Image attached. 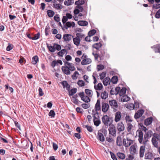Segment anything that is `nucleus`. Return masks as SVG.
Returning <instances> with one entry per match:
<instances>
[{
    "mask_svg": "<svg viewBox=\"0 0 160 160\" xmlns=\"http://www.w3.org/2000/svg\"><path fill=\"white\" fill-rule=\"evenodd\" d=\"M65 65H67V67L69 68V69L71 71H73L75 70V68L73 64L68 62H65Z\"/></svg>",
    "mask_w": 160,
    "mask_h": 160,
    "instance_id": "nucleus-12",
    "label": "nucleus"
},
{
    "mask_svg": "<svg viewBox=\"0 0 160 160\" xmlns=\"http://www.w3.org/2000/svg\"><path fill=\"white\" fill-rule=\"evenodd\" d=\"M133 141L131 139L127 137L126 139L124 138L123 139V144L125 147H128L132 144Z\"/></svg>",
    "mask_w": 160,
    "mask_h": 160,
    "instance_id": "nucleus-4",
    "label": "nucleus"
},
{
    "mask_svg": "<svg viewBox=\"0 0 160 160\" xmlns=\"http://www.w3.org/2000/svg\"><path fill=\"white\" fill-rule=\"evenodd\" d=\"M126 88H123L122 89H120L119 94L120 96L123 95L126 92Z\"/></svg>",
    "mask_w": 160,
    "mask_h": 160,
    "instance_id": "nucleus-34",
    "label": "nucleus"
},
{
    "mask_svg": "<svg viewBox=\"0 0 160 160\" xmlns=\"http://www.w3.org/2000/svg\"><path fill=\"white\" fill-rule=\"evenodd\" d=\"M64 88H66L67 90H68L70 89V86L66 81H63L61 83Z\"/></svg>",
    "mask_w": 160,
    "mask_h": 160,
    "instance_id": "nucleus-20",
    "label": "nucleus"
},
{
    "mask_svg": "<svg viewBox=\"0 0 160 160\" xmlns=\"http://www.w3.org/2000/svg\"><path fill=\"white\" fill-rule=\"evenodd\" d=\"M97 71H98L103 69L104 68V66L102 64H99L97 66Z\"/></svg>",
    "mask_w": 160,
    "mask_h": 160,
    "instance_id": "nucleus-52",
    "label": "nucleus"
},
{
    "mask_svg": "<svg viewBox=\"0 0 160 160\" xmlns=\"http://www.w3.org/2000/svg\"><path fill=\"white\" fill-rule=\"evenodd\" d=\"M106 72H103L100 74V78L101 80H102L105 77Z\"/></svg>",
    "mask_w": 160,
    "mask_h": 160,
    "instance_id": "nucleus-54",
    "label": "nucleus"
},
{
    "mask_svg": "<svg viewBox=\"0 0 160 160\" xmlns=\"http://www.w3.org/2000/svg\"><path fill=\"white\" fill-rule=\"evenodd\" d=\"M117 155L118 158L121 159H124L125 158V154L122 152H118L117 154Z\"/></svg>",
    "mask_w": 160,
    "mask_h": 160,
    "instance_id": "nucleus-33",
    "label": "nucleus"
},
{
    "mask_svg": "<svg viewBox=\"0 0 160 160\" xmlns=\"http://www.w3.org/2000/svg\"><path fill=\"white\" fill-rule=\"evenodd\" d=\"M116 143L117 145L119 146H121L122 145V141L120 137L118 136L117 137Z\"/></svg>",
    "mask_w": 160,
    "mask_h": 160,
    "instance_id": "nucleus-26",
    "label": "nucleus"
},
{
    "mask_svg": "<svg viewBox=\"0 0 160 160\" xmlns=\"http://www.w3.org/2000/svg\"><path fill=\"white\" fill-rule=\"evenodd\" d=\"M73 38V37L70 34H65L63 35L62 39H64L63 42H68L71 40Z\"/></svg>",
    "mask_w": 160,
    "mask_h": 160,
    "instance_id": "nucleus-5",
    "label": "nucleus"
},
{
    "mask_svg": "<svg viewBox=\"0 0 160 160\" xmlns=\"http://www.w3.org/2000/svg\"><path fill=\"white\" fill-rule=\"evenodd\" d=\"M137 150L134 145H132L130 148V153L132 155L134 154L136 152Z\"/></svg>",
    "mask_w": 160,
    "mask_h": 160,
    "instance_id": "nucleus-22",
    "label": "nucleus"
},
{
    "mask_svg": "<svg viewBox=\"0 0 160 160\" xmlns=\"http://www.w3.org/2000/svg\"><path fill=\"white\" fill-rule=\"evenodd\" d=\"M38 60V57L37 56H35L32 58V63L33 64H35L37 63Z\"/></svg>",
    "mask_w": 160,
    "mask_h": 160,
    "instance_id": "nucleus-42",
    "label": "nucleus"
},
{
    "mask_svg": "<svg viewBox=\"0 0 160 160\" xmlns=\"http://www.w3.org/2000/svg\"><path fill=\"white\" fill-rule=\"evenodd\" d=\"M92 62V60L89 58H87L82 61L81 64L82 65H87L90 63Z\"/></svg>",
    "mask_w": 160,
    "mask_h": 160,
    "instance_id": "nucleus-16",
    "label": "nucleus"
},
{
    "mask_svg": "<svg viewBox=\"0 0 160 160\" xmlns=\"http://www.w3.org/2000/svg\"><path fill=\"white\" fill-rule=\"evenodd\" d=\"M154 47L155 52H160V44L157 45Z\"/></svg>",
    "mask_w": 160,
    "mask_h": 160,
    "instance_id": "nucleus-44",
    "label": "nucleus"
},
{
    "mask_svg": "<svg viewBox=\"0 0 160 160\" xmlns=\"http://www.w3.org/2000/svg\"><path fill=\"white\" fill-rule=\"evenodd\" d=\"M152 118L151 117L146 119L144 121L145 124L147 126L150 125L152 122Z\"/></svg>",
    "mask_w": 160,
    "mask_h": 160,
    "instance_id": "nucleus-21",
    "label": "nucleus"
},
{
    "mask_svg": "<svg viewBox=\"0 0 160 160\" xmlns=\"http://www.w3.org/2000/svg\"><path fill=\"white\" fill-rule=\"evenodd\" d=\"M68 20V18L66 16H63L62 19V22L63 24H65Z\"/></svg>",
    "mask_w": 160,
    "mask_h": 160,
    "instance_id": "nucleus-59",
    "label": "nucleus"
},
{
    "mask_svg": "<svg viewBox=\"0 0 160 160\" xmlns=\"http://www.w3.org/2000/svg\"><path fill=\"white\" fill-rule=\"evenodd\" d=\"M109 134H111L113 136L116 135V131L115 127L113 126H111L109 127L108 129Z\"/></svg>",
    "mask_w": 160,
    "mask_h": 160,
    "instance_id": "nucleus-9",
    "label": "nucleus"
},
{
    "mask_svg": "<svg viewBox=\"0 0 160 160\" xmlns=\"http://www.w3.org/2000/svg\"><path fill=\"white\" fill-rule=\"evenodd\" d=\"M82 100L85 102H88L90 101V99L88 96H85Z\"/></svg>",
    "mask_w": 160,
    "mask_h": 160,
    "instance_id": "nucleus-48",
    "label": "nucleus"
},
{
    "mask_svg": "<svg viewBox=\"0 0 160 160\" xmlns=\"http://www.w3.org/2000/svg\"><path fill=\"white\" fill-rule=\"evenodd\" d=\"M102 121L104 125L110 126L112 123L113 120L112 117H110L107 115H104L102 118Z\"/></svg>",
    "mask_w": 160,
    "mask_h": 160,
    "instance_id": "nucleus-1",
    "label": "nucleus"
},
{
    "mask_svg": "<svg viewBox=\"0 0 160 160\" xmlns=\"http://www.w3.org/2000/svg\"><path fill=\"white\" fill-rule=\"evenodd\" d=\"M154 155L152 153L148 152L145 155V159H151L153 158Z\"/></svg>",
    "mask_w": 160,
    "mask_h": 160,
    "instance_id": "nucleus-14",
    "label": "nucleus"
},
{
    "mask_svg": "<svg viewBox=\"0 0 160 160\" xmlns=\"http://www.w3.org/2000/svg\"><path fill=\"white\" fill-rule=\"evenodd\" d=\"M96 32V31L95 29H92L88 33V35L89 36H92L94 35Z\"/></svg>",
    "mask_w": 160,
    "mask_h": 160,
    "instance_id": "nucleus-49",
    "label": "nucleus"
},
{
    "mask_svg": "<svg viewBox=\"0 0 160 160\" xmlns=\"http://www.w3.org/2000/svg\"><path fill=\"white\" fill-rule=\"evenodd\" d=\"M40 35V34L39 32L37 33V34L34 35L33 37H32V40H36L38 39L39 38Z\"/></svg>",
    "mask_w": 160,
    "mask_h": 160,
    "instance_id": "nucleus-53",
    "label": "nucleus"
},
{
    "mask_svg": "<svg viewBox=\"0 0 160 160\" xmlns=\"http://www.w3.org/2000/svg\"><path fill=\"white\" fill-rule=\"evenodd\" d=\"M54 8L57 9H61V5L59 4L54 3L53 4Z\"/></svg>",
    "mask_w": 160,
    "mask_h": 160,
    "instance_id": "nucleus-50",
    "label": "nucleus"
},
{
    "mask_svg": "<svg viewBox=\"0 0 160 160\" xmlns=\"http://www.w3.org/2000/svg\"><path fill=\"white\" fill-rule=\"evenodd\" d=\"M109 106L108 103H102V110L103 112H107L109 109Z\"/></svg>",
    "mask_w": 160,
    "mask_h": 160,
    "instance_id": "nucleus-8",
    "label": "nucleus"
},
{
    "mask_svg": "<svg viewBox=\"0 0 160 160\" xmlns=\"http://www.w3.org/2000/svg\"><path fill=\"white\" fill-rule=\"evenodd\" d=\"M109 105L112 107V108H118V105L116 100L114 99L110 100L109 101Z\"/></svg>",
    "mask_w": 160,
    "mask_h": 160,
    "instance_id": "nucleus-10",
    "label": "nucleus"
},
{
    "mask_svg": "<svg viewBox=\"0 0 160 160\" xmlns=\"http://www.w3.org/2000/svg\"><path fill=\"white\" fill-rule=\"evenodd\" d=\"M71 99L72 101L74 104H77L78 103V100L77 99L72 97Z\"/></svg>",
    "mask_w": 160,
    "mask_h": 160,
    "instance_id": "nucleus-58",
    "label": "nucleus"
},
{
    "mask_svg": "<svg viewBox=\"0 0 160 160\" xmlns=\"http://www.w3.org/2000/svg\"><path fill=\"white\" fill-rule=\"evenodd\" d=\"M108 93L105 91L101 94V97L102 99H105L108 97Z\"/></svg>",
    "mask_w": 160,
    "mask_h": 160,
    "instance_id": "nucleus-35",
    "label": "nucleus"
},
{
    "mask_svg": "<svg viewBox=\"0 0 160 160\" xmlns=\"http://www.w3.org/2000/svg\"><path fill=\"white\" fill-rule=\"evenodd\" d=\"M143 112L144 111L142 109L138 110L135 114V118L136 119L139 118L142 115Z\"/></svg>",
    "mask_w": 160,
    "mask_h": 160,
    "instance_id": "nucleus-11",
    "label": "nucleus"
},
{
    "mask_svg": "<svg viewBox=\"0 0 160 160\" xmlns=\"http://www.w3.org/2000/svg\"><path fill=\"white\" fill-rule=\"evenodd\" d=\"M79 73L77 71H75L72 75V78L73 79H76L77 78V77L76 76L77 75H78Z\"/></svg>",
    "mask_w": 160,
    "mask_h": 160,
    "instance_id": "nucleus-56",
    "label": "nucleus"
},
{
    "mask_svg": "<svg viewBox=\"0 0 160 160\" xmlns=\"http://www.w3.org/2000/svg\"><path fill=\"white\" fill-rule=\"evenodd\" d=\"M82 106L84 108L86 109L88 108L90 106L88 104L85 103L82 104Z\"/></svg>",
    "mask_w": 160,
    "mask_h": 160,
    "instance_id": "nucleus-63",
    "label": "nucleus"
},
{
    "mask_svg": "<svg viewBox=\"0 0 160 160\" xmlns=\"http://www.w3.org/2000/svg\"><path fill=\"white\" fill-rule=\"evenodd\" d=\"M102 85L101 83H98L97 85H95L94 88L95 90H100L102 88Z\"/></svg>",
    "mask_w": 160,
    "mask_h": 160,
    "instance_id": "nucleus-32",
    "label": "nucleus"
},
{
    "mask_svg": "<svg viewBox=\"0 0 160 160\" xmlns=\"http://www.w3.org/2000/svg\"><path fill=\"white\" fill-rule=\"evenodd\" d=\"M133 123H128L127 124V130L129 132H131L132 130L134 128V126L133 125Z\"/></svg>",
    "mask_w": 160,
    "mask_h": 160,
    "instance_id": "nucleus-18",
    "label": "nucleus"
},
{
    "mask_svg": "<svg viewBox=\"0 0 160 160\" xmlns=\"http://www.w3.org/2000/svg\"><path fill=\"white\" fill-rule=\"evenodd\" d=\"M77 89L74 88L72 89L69 92V96H72L75 94L77 92Z\"/></svg>",
    "mask_w": 160,
    "mask_h": 160,
    "instance_id": "nucleus-43",
    "label": "nucleus"
},
{
    "mask_svg": "<svg viewBox=\"0 0 160 160\" xmlns=\"http://www.w3.org/2000/svg\"><path fill=\"white\" fill-rule=\"evenodd\" d=\"M137 132H138V141L141 143H143L144 146L146 145L147 142L148 141V140H146V138L144 137V139H143V133L142 131L141 130L137 131Z\"/></svg>",
    "mask_w": 160,
    "mask_h": 160,
    "instance_id": "nucleus-2",
    "label": "nucleus"
},
{
    "mask_svg": "<svg viewBox=\"0 0 160 160\" xmlns=\"http://www.w3.org/2000/svg\"><path fill=\"white\" fill-rule=\"evenodd\" d=\"M154 9H158L160 8V4H156L153 5V6Z\"/></svg>",
    "mask_w": 160,
    "mask_h": 160,
    "instance_id": "nucleus-64",
    "label": "nucleus"
},
{
    "mask_svg": "<svg viewBox=\"0 0 160 160\" xmlns=\"http://www.w3.org/2000/svg\"><path fill=\"white\" fill-rule=\"evenodd\" d=\"M93 121L94 125L96 126H98L101 122L99 118L98 119H93Z\"/></svg>",
    "mask_w": 160,
    "mask_h": 160,
    "instance_id": "nucleus-38",
    "label": "nucleus"
},
{
    "mask_svg": "<svg viewBox=\"0 0 160 160\" xmlns=\"http://www.w3.org/2000/svg\"><path fill=\"white\" fill-rule=\"evenodd\" d=\"M55 21L57 22H58L60 20V18L58 15H56L54 17Z\"/></svg>",
    "mask_w": 160,
    "mask_h": 160,
    "instance_id": "nucleus-62",
    "label": "nucleus"
},
{
    "mask_svg": "<svg viewBox=\"0 0 160 160\" xmlns=\"http://www.w3.org/2000/svg\"><path fill=\"white\" fill-rule=\"evenodd\" d=\"M114 121L116 122L120 121L122 118L121 113L120 111L117 112L115 114Z\"/></svg>",
    "mask_w": 160,
    "mask_h": 160,
    "instance_id": "nucleus-6",
    "label": "nucleus"
},
{
    "mask_svg": "<svg viewBox=\"0 0 160 160\" xmlns=\"http://www.w3.org/2000/svg\"><path fill=\"white\" fill-rule=\"evenodd\" d=\"M73 41L74 43L78 46L80 43V40L78 37L77 36L76 38H73Z\"/></svg>",
    "mask_w": 160,
    "mask_h": 160,
    "instance_id": "nucleus-29",
    "label": "nucleus"
},
{
    "mask_svg": "<svg viewBox=\"0 0 160 160\" xmlns=\"http://www.w3.org/2000/svg\"><path fill=\"white\" fill-rule=\"evenodd\" d=\"M76 35L79 38H82L83 37L85 36L84 34H82V33H77L76 34Z\"/></svg>",
    "mask_w": 160,
    "mask_h": 160,
    "instance_id": "nucleus-60",
    "label": "nucleus"
},
{
    "mask_svg": "<svg viewBox=\"0 0 160 160\" xmlns=\"http://www.w3.org/2000/svg\"><path fill=\"white\" fill-rule=\"evenodd\" d=\"M145 150V147L144 146H141L140 147L139 151L140 157L142 158L143 157Z\"/></svg>",
    "mask_w": 160,
    "mask_h": 160,
    "instance_id": "nucleus-17",
    "label": "nucleus"
},
{
    "mask_svg": "<svg viewBox=\"0 0 160 160\" xmlns=\"http://www.w3.org/2000/svg\"><path fill=\"white\" fill-rule=\"evenodd\" d=\"M98 139L100 141L103 142L105 140L103 134L101 132H98Z\"/></svg>",
    "mask_w": 160,
    "mask_h": 160,
    "instance_id": "nucleus-30",
    "label": "nucleus"
},
{
    "mask_svg": "<svg viewBox=\"0 0 160 160\" xmlns=\"http://www.w3.org/2000/svg\"><path fill=\"white\" fill-rule=\"evenodd\" d=\"M48 115L49 116H51L52 117H54L55 115V113L54 111L51 110L49 112Z\"/></svg>",
    "mask_w": 160,
    "mask_h": 160,
    "instance_id": "nucleus-55",
    "label": "nucleus"
},
{
    "mask_svg": "<svg viewBox=\"0 0 160 160\" xmlns=\"http://www.w3.org/2000/svg\"><path fill=\"white\" fill-rule=\"evenodd\" d=\"M112 82L114 84H116L117 83L118 81V78L116 76H113L111 79Z\"/></svg>",
    "mask_w": 160,
    "mask_h": 160,
    "instance_id": "nucleus-45",
    "label": "nucleus"
},
{
    "mask_svg": "<svg viewBox=\"0 0 160 160\" xmlns=\"http://www.w3.org/2000/svg\"><path fill=\"white\" fill-rule=\"evenodd\" d=\"M92 54L94 56L95 60H98V58L100 57L98 54L97 53H95L94 52L92 53Z\"/></svg>",
    "mask_w": 160,
    "mask_h": 160,
    "instance_id": "nucleus-61",
    "label": "nucleus"
},
{
    "mask_svg": "<svg viewBox=\"0 0 160 160\" xmlns=\"http://www.w3.org/2000/svg\"><path fill=\"white\" fill-rule=\"evenodd\" d=\"M47 45L48 48L51 52H54L55 51V47H54V45L52 46H49L48 44Z\"/></svg>",
    "mask_w": 160,
    "mask_h": 160,
    "instance_id": "nucleus-36",
    "label": "nucleus"
},
{
    "mask_svg": "<svg viewBox=\"0 0 160 160\" xmlns=\"http://www.w3.org/2000/svg\"><path fill=\"white\" fill-rule=\"evenodd\" d=\"M125 120L127 124L128 123H130L132 122V119L128 115L126 117Z\"/></svg>",
    "mask_w": 160,
    "mask_h": 160,
    "instance_id": "nucleus-40",
    "label": "nucleus"
},
{
    "mask_svg": "<svg viewBox=\"0 0 160 160\" xmlns=\"http://www.w3.org/2000/svg\"><path fill=\"white\" fill-rule=\"evenodd\" d=\"M83 127L84 128H86L88 131L90 132H92L93 131V129L92 127L91 126H89L87 125H83Z\"/></svg>",
    "mask_w": 160,
    "mask_h": 160,
    "instance_id": "nucleus-41",
    "label": "nucleus"
},
{
    "mask_svg": "<svg viewBox=\"0 0 160 160\" xmlns=\"http://www.w3.org/2000/svg\"><path fill=\"white\" fill-rule=\"evenodd\" d=\"M78 24L81 26H86L88 25V23L87 21H79L78 22Z\"/></svg>",
    "mask_w": 160,
    "mask_h": 160,
    "instance_id": "nucleus-31",
    "label": "nucleus"
},
{
    "mask_svg": "<svg viewBox=\"0 0 160 160\" xmlns=\"http://www.w3.org/2000/svg\"><path fill=\"white\" fill-rule=\"evenodd\" d=\"M110 79L109 78L107 77L104 79L103 81V83L104 85L107 86L110 83Z\"/></svg>",
    "mask_w": 160,
    "mask_h": 160,
    "instance_id": "nucleus-23",
    "label": "nucleus"
},
{
    "mask_svg": "<svg viewBox=\"0 0 160 160\" xmlns=\"http://www.w3.org/2000/svg\"><path fill=\"white\" fill-rule=\"evenodd\" d=\"M67 52V51L66 49H63L58 52V55L62 57Z\"/></svg>",
    "mask_w": 160,
    "mask_h": 160,
    "instance_id": "nucleus-37",
    "label": "nucleus"
},
{
    "mask_svg": "<svg viewBox=\"0 0 160 160\" xmlns=\"http://www.w3.org/2000/svg\"><path fill=\"white\" fill-rule=\"evenodd\" d=\"M110 153L112 159L113 160H118L115 154L113 152L110 151Z\"/></svg>",
    "mask_w": 160,
    "mask_h": 160,
    "instance_id": "nucleus-57",
    "label": "nucleus"
},
{
    "mask_svg": "<svg viewBox=\"0 0 160 160\" xmlns=\"http://www.w3.org/2000/svg\"><path fill=\"white\" fill-rule=\"evenodd\" d=\"M75 24L74 22H68L65 23V28L66 29H68V28L70 27L71 26H72L73 27L75 26Z\"/></svg>",
    "mask_w": 160,
    "mask_h": 160,
    "instance_id": "nucleus-15",
    "label": "nucleus"
},
{
    "mask_svg": "<svg viewBox=\"0 0 160 160\" xmlns=\"http://www.w3.org/2000/svg\"><path fill=\"white\" fill-rule=\"evenodd\" d=\"M102 44L100 43H97L93 44L92 47L93 48L96 49L97 50H98L99 48L102 46Z\"/></svg>",
    "mask_w": 160,
    "mask_h": 160,
    "instance_id": "nucleus-27",
    "label": "nucleus"
},
{
    "mask_svg": "<svg viewBox=\"0 0 160 160\" xmlns=\"http://www.w3.org/2000/svg\"><path fill=\"white\" fill-rule=\"evenodd\" d=\"M65 66H62V70L63 72L66 75H69L70 72L69 68L67 67V65H65Z\"/></svg>",
    "mask_w": 160,
    "mask_h": 160,
    "instance_id": "nucleus-13",
    "label": "nucleus"
},
{
    "mask_svg": "<svg viewBox=\"0 0 160 160\" xmlns=\"http://www.w3.org/2000/svg\"><path fill=\"white\" fill-rule=\"evenodd\" d=\"M54 47H55V50L56 49L58 51L60 50L61 49V46L60 45L56 43L54 44Z\"/></svg>",
    "mask_w": 160,
    "mask_h": 160,
    "instance_id": "nucleus-51",
    "label": "nucleus"
},
{
    "mask_svg": "<svg viewBox=\"0 0 160 160\" xmlns=\"http://www.w3.org/2000/svg\"><path fill=\"white\" fill-rule=\"evenodd\" d=\"M130 98L127 95H123L122 96L121 99V101L122 102H127L129 101Z\"/></svg>",
    "mask_w": 160,
    "mask_h": 160,
    "instance_id": "nucleus-25",
    "label": "nucleus"
},
{
    "mask_svg": "<svg viewBox=\"0 0 160 160\" xmlns=\"http://www.w3.org/2000/svg\"><path fill=\"white\" fill-rule=\"evenodd\" d=\"M47 13L48 16L50 18L52 17L55 14L53 11H47Z\"/></svg>",
    "mask_w": 160,
    "mask_h": 160,
    "instance_id": "nucleus-46",
    "label": "nucleus"
},
{
    "mask_svg": "<svg viewBox=\"0 0 160 160\" xmlns=\"http://www.w3.org/2000/svg\"><path fill=\"white\" fill-rule=\"evenodd\" d=\"M117 129L119 132L123 131L124 130L125 127L123 122H119L117 125Z\"/></svg>",
    "mask_w": 160,
    "mask_h": 160,
    "instance_id": "nucleus-7",
    "label": "nucleus"
},
{
    "mask_svg": "<svg viewBox=\"0 0 160 160\" xmlns=\"http://www.w3.org/2000/svg\"><path fill=\"white\" fill-rule=\"evenodd\" d=\"M158 141L160 142V136L158 134L154 133L153 135L152 142L153 145L156 148H158Z\"/></svg>",
    "mask_w": 160,
    "mask_h": 160,
    "instance_id": "nucleus-3",
    "label": "nucleus"
},
{
    "mask_svg": "<svg viewBox=\"0 0 160 160\" xmlns=\"http://www.w3.org/2000/svg\"><path fill=\"white\" fill-rule=\"evenodd\" d=\"M74 3L73 0H67L64 2V4L66 5H70Z\"/></svg>",
    "mask_w": 160,
    "mask_h": 160,
    "instance_id": "nucleus-39",
    "label": "nucleus"
},
{
    "mask_svg": "<svg viewBox=\"0 0 160 160\" xmlns=\"http://www.w3.org/2000/svg\"><path fill=\"white\" fill-rule=\"evenodd\" d=\"M85 93L89 97H92L93 92L90 89H86L85 90Z\"/></svg>",
    "mask_w": 160,
    "mask_h": 160,
    "instance_id": "nucleus-28",
    "label": "nucleus"
},
{
    "mask_svg": "<svg viewBox=\"0 0 160 160\" xmlns=\"http://www.w3.org/2000/svg\"><path fill=\"white\" fill-rule=\"evenodd\" d=\"M77 84L79 87H82L85 85V82L82 80H79L77 82Z\"/></svg>",
    "mask_w": 160,
    "mask_h": 160,
    "instance_id": "nucleus-47",
    "label": "nucleus"
},
{
    "mask_svg": "<svg viewBox=\"0 0 160 160\" xmlns=\"http://www.w3.org/2000/svg\"><path fill=\"white\" fill-rule=\"evenodd\" d=\"M75 4L77 5V6L74 10H79V9H80V10H83V8L81 6L79 0H78V1L75 2Z\"/></svg>",
    "mask_w": 160,
    "mask_h": 160,
    "instance_id": "nucleus-19",
    "label": "nucleus"
},
{
    "mask_svg": "<svg viewBox=\"0 0 160 160\" xmlns=\"http://www.w3.org/2000/svg\"><path fill=\"white\" fill-rule=\"evenodd\" d=\"M100 101L98 99L97 100V102L95 104V109L97 111H100L101 110V107L100 105Z\"/></svg>",
    "mask_w": 160,
    "mask_h": 160,
    "instance_id": "nucleus-24",
    "label": "nucleus"
}]
</instances>
